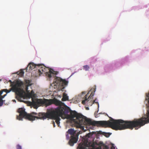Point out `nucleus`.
I'll use <instances>...</instances> for the list:
<instances>
[{
    "label": "nucleus",
    "instance_id": "4468645a",
    "mask_svg": "<svg viewBox=\"0 0 149 149\" xmlns=\"http://www.w3.org/2000/svg\"><path fill=\"white\" fill-rule=\"evenodd\" d=\"M91 91H90L88 93H87V94L85 96L84 98L85 99L84 100H83L81 102V103L82 104H83L84 105L85 104H86V101H87L88 102L89 100V99H88V98H87V97L88 96V95L89 93Z\"/></svg>",
    "mask_w": 149,
    "mask_h": 149
},
{
    "label": "nucleus",
    "instance_id": "c85d7f7f",
    "mask_svg": "<svg viewBox=\"0 0 149 149\" xmlns=\"http://www.w3.org/2000/svg\"><path fill=\"white\" fill-rule=\"evenodd\" d=\"M99 132H101V131H99Z\"/></svg>",
    "mask_w": 149,
    "mask_h": 149
},
{
    "label": "nucleus",
    "instance_id": "5701e85b",
    "mask_svg": "<svg viewBox=\"0 0 149 149\" xmlns=\"http://www.w3.org/2000/svg\"><path fill=\"white\" fill-rule=\"evenodd\" d=\"M9 81L10 82L11 84V86H12L13 84H14V82H12L10 80Z\"/></svg>",
    "mask_w": 149,
    "mask_h": 149
},
{
    "label": "nucleus",
    "instance_id": "423d86ee",
    "mask_svg": "<svg viewBox=\"0 0 149 149\" xmlns=\"http://www.w3.org/2000/svg\"><path fill=\"white\" fill-rule=\"evenodd\" d=\"M53 100L44 99L43 100L41 99H37L36 101H33L32 104L34 108L37 109L39 106L42 104H45L47 106H49L53 103Z\"/></svg>",
    "mask_w": 149,
    "mask_h": 149
},
{
    "label": "nucleus",
    "instance_id": "f257e3e1",
    "mask_svg": "<svg viewBox=\"0 0 149 149\" xmlns=\"http://www.w3.org/2000/svg\"><path fill=\"white\" fill-rule=\"evenodd\" d=\"M70 116L72 120L79 126L81 125H91L109 127L115 130H121L126 129L132 130L134 128L136 130L146 123V114L141 118L134 119L132 121H124L121 119L114 120L110 117V120L93 121L83 115L77 113L75 111H71Z\"/></svg>",
    "mask_w": 149,
    "mask_h": 149
},
{
    "label": "nucleus",
    "instance_id": "7ed1b4c3",
    "mask_svg": "<svg viewBox=\"0 0 149 149\" xmlns=\"http://www.w3.org/2000/svg\"><path fill=\"white\" fill-rule=\"evenodd\" d=\"M52 109H50L47 110L46 113H40L38 114L36 113L32 112L31 113L32 116L33 118H31V120H34L36 118L38 119H45L47 118H50V115L52 110Z\"/></svg>",
    "mask_w": 149,
    "mask_h": 149
},
{
    "label": "nucleus",
    "instance_id": "39448f33",
    "mask_svg": "<svg viewBox=\"0 0 149 149\" xmlns=\"http://www.w3.org/2000/svg\"><path fill=\"white\" fill-rule=\"evenodd\" d=\"M23 84L22 82L18 80L15 82H14V84H13L12 86L13 90L15 92L17 95L19 97H23V91L20 88Z\"/></svg>",
    "mask_w": 149,
    "mask_h": 149
},
{
    "label": "nucleus",
    "instance_id": "1a4fd4ad",
    "mask_svg": "<svg viewBox=\"0 0 149 149\" xmlns=\"http://www.w3.org/2000/svg\"><path fill=\"white\" fill-rule=\"evenodd\" d=\"M54 83L56 84L55 85L58 86L59 87L61 86L62 87L61 90L63 91V90L65 88L64 87V86H66L68 85V81H66L65 79H63L59 77H56L54 80Z\"/></svg>",
    "mask_w": 149,
    "mask_h": 149
},
{
    "label": "nucleus",
    "instance_id": "9b49d317",
    "mask_svg": "<svg viewBox=\"0 0 149 149\" xmlns=\"http://www.w3.org/2000/svg\"><path fill=\"white\" fill-rule=\"evenodd\" d=\"M38 65H36L33 63H29L28 65L27 68H29V69L32 70L35 68H37L38 70Z\"/></svg>",
    "mask_w": 149,
    "mask_h": 149
},
{
    "label": "nucleus",
    "instance_id": "a211bd4d",
    "mask_svg": "<svg viewBox=\"0 0 149 149\" xmlns=\"http://www.w3.org/2000/svg\"><path fill=\"white\" fill-rule=\"evenodd\" d=\"M83 67V69L86 71H88L90 69L89 66L87 65H84Z\"/></svg>",
    "mask_w": 149,
    "mask_h": 149
},
{
    "label": "nucleus",
    "instance_id": "4be33fe9",
    "mask_svg": "<svg viewBox=\"0 0 149 149\" xmlns=\"http://www.w3.org/2000/svg\"><path fill=\"white\" fill-rule=\"evenodd\" d=\"M92 134L91 133H89L86 135V136L88 137V138H89L91 136H92Z\"/></svg>",
    "mask_w": 149,
    "mask_h": 149
},
{
    "label": "nucleus",
    "instance_id": "aec40b11",
    "mask_svg": "<svg viewBox=\"0 0 149 149\" xmlns=\"http://www.w3.org/2000/svg\"><path fill=\"white\" fill-rule=\"evenodd\" d=\"M95 91H94V92H91V93L90 94V95L89 96V97L88 98V99H89L90 100V99H91V98H93V97L94 96V92H95Z\"/></svg>",
    "mask_w": 149,
    "mask_h": 149
},
{
    "label": "nucleus",
    "instance_id": "20e7f679",
    "mask_svg": "<svg viewBox=\"0 0 149 149\" xmlns=\"http://www.w3.org/2000/svg\"><path fill=\"white\" fill-rule=\"evenodd\" d=\"M67 133V134L66 135L67 137H68V134L71 135V139L69 141V143L71 146H73L74 143L77 142L78 136L80 134L79 132L76 133V131L75 130L71 128L69 129Z\"/></svg>",
    "mask_w": 149,
    "mask_h": 149
},
{
    "label": "nucleus",
    "instance_id": "bb28decb",
    "mask_svg": "<svg viewBox=\"0 0 149 149\" xmlns=\"http://www.w3.org/2000/svg\"><path fill=\"white\" fill-rule=\"evenodd\" d=\"M115 149V148L113 146H112L111 148V149Z\"/></svg>",
    "mask_w": 149,
    "mask_h": 149
},
{
    "label": "nucleus",
    "instance_id": "cd10ccee",
    "mask_svg": "<svg viewBox=\"0 0 149 149\" xmlns=\"http://www.w3.org/2000/svg\"><path fill=\"white\" fill-rule=\"evenodd\" d=\"M86 109H88V107H87V108H86Z\"/></svg>",
    "mask_w": 149,
    "mask_h": 149
},
{
    "label": "nucleus",
    "instance_id": "a878e982",
    "mask_svg": "<svg viewBox=\"0 0 149 149\" xmlns=\"http://www.w3.org/2000/svg\"><path fill=\"white\" fill-rule=\"evenodd\" d=\"M4 90H6V91H6V92L7 93H9V92L10 91H9L8 90H7V89H6V90L4 89Z\"/></svg>",
    "mask_w": 149,
    "mask_h": 149
},
{
    "label": "nucleus",
    "instance_id": "2eb2a0df",
    "mask_svg": "<svg viewBox=\"0 0 149 149\" xmlns=\"http://www.w3.org/2000/svg\"><path fill=\"white\" fill-rule=\"evenodd\" d=\"M68 97L67 95L65 93L63 94V98L62 99V101H65L68 100Z\"/></svg>",
    "mask_w": 149,
    "mask_h": 149
},
{
    "label": "nucleus",
    "instance_id": "412c9836",
    "mask_svg": "<svg viewBox=\"0 0 149 149\" xmlns=\"http://www.w3.org/2000/svg\"><path fill=\"white\" fill-rule=\"evenodd\" d=\"M17 149H22V147L21 146L18 144L16 146Z\"/></svg>",
    "mask_w": 149,
    "mask_h": 149
},
{
    "label": "nucleus",
    "instance_id": "6ab92c4d",
    "mask_svg": "<svg viewBox=\"0 0 149 149\" xmlns=\"http://www.w3.org/2000/svg\"><path fill=\"white\" fill-rule=\"evenodd\" d=\"M102 134L107 137H108L110 135V134L109 133L103 132L102 133Z\"/></svg>",
    "mask_w": 149,
    "mask_h": 149
},
{
    "label": "nucleus",
    "instance_id": "6e6552de",
    "mask_svg": "<svg viewBox=\"0 0 149 149\" xmlns=\"http://www.w3.org/2000/svg\"><path fill=\"white\" fill-rule=\"evenodd\" d=\"M18 112L19 113V115L17 116V118L19 120H22L23 118L31 120V118H33L31 113L30 114H27L25 111V109L23 108H20L18 110Z\"/></svg>",
    "mask_w": 149,
    "mask_h": 149
},
{
    "label": "nucleus",
    "instance_id": "f8f14e48",
    "mask_svg": "<svg viewBox=\"0 0 149 149\" xmlns=\"http://www.w3.org/2000/svg\"><path fill=\"white\" fill-rule=\"evenodd\" d=\"M53 103L55 104L57 106H59L58 107H61L63 108H69L68 107H63L61 106V105L62 104V102H61L58 100L57 99H55L54 100H53Z\"/></svg>",
    "mask_w": 149,
    "mask_h": 149
},
{
    "label": "nucleus",
    "instance_id": "f03ea898",
    "mask_svg": "<svg viewBox=\"0 0 149 149\" xmlns=\"http://www.w3.org/2000/svg\"><path fill=\"white\" fill-rule=\"evenodd\" d=\"M70 111L69 108L57 107L55 110L52 109L50 119L55 120V122L58 126H59L61 117L62 118H67L69 116L68 113Z\"/></svg>",
    "mask_w": 149,
    "mask_h": 149
},
{
    "label": "nucleus",
    "instance_id": "dca6fc26",
    "mask_svg": "<svg viewBox=\"0 0 149 149\" xmlns=\"http://www.w3.org/2000/svg\"><path fill=\"white\" fill-rule=\"evenodd\" d=\"M25 82L26 85L27 86V87L26 88V91L28 90V87H27L31 85V81L29 80L26 79L25 80Z\"/></svg>",
    "mask_w": 149,
    "mask_h": 149
},
{
    "label": "nucleus",
    "instance_id": "9d476101",
    "mask_svg": "<svg viewBox=\"0 0 149 149\" xmlns=\"http://www.w3.org/2000/svg\"><path fill=\"white\" fill-rule=\"evenodd\" d=\"M103 145V143L100 142L97 143L96 141L90 142L87 144V147H91L93 148H96V149H101V146Z\"/></svg>",
    "mask_w": 149,
    "mask_h": 149
},
{
    "label": "nucleus",
    "instance_id": "ddd939ff",
    "mask_svg": "<svg viewBox=\"0 0 149 149\" xmlns=\"http://www.w3.org/2000/svg\"><path fill=\"white\" fill-rule=\"evenodd\" d=\"M3 93L2 91H0V107L3 104V101L2 100L6 95V94L4 95L3 96H2L1 95Z\"/></svg>",
    "mask_w": 149,
    "mask_h": 149
},
{
    "label": "nucleus",
    "instance_id": "b1692460",
    "mask_svg": "<svg viewBox=\"0 0 149 149\" xmlns=\"http://www.w3.org/2000/svg\"><path fill=\"white\" fill-rule=\"evenodd\" d=\"M96 101V100H95L93 101V103H92V104L91 105H92V104H93V103H97V104H98V102H96V101Z\"/></svg>",
    "mask_w": 149,
    "mask_h": 149
},
{
    "label": "nucleus",
    "instance_id": "0eeeda50",
    "mask_svg": "<svg viewBox=\"0 0 149 149\" xmlns=\"http://www.w3.org/2000/svg\"><path fill=\"white\" fill-rule=\"evenodd\" d=\"M38 70L40 75L43 72H45L49 78L52 77V74H55V71H54L53 69L46 67L45 66L41 64H39Z\"/></svg>",
    "mask_w": 149,
    "mask_h": 149
},
{
    "label": "nucleus",
    "instance_id": "f3484780",
    "mask_svg": "<svg viewBox=\"0 0 149 149\" xmlns=\"http://www.w3.org/2000/svg\"><path fill=\"white\" fill-rule=\"evenodd\" d=\"M17 73L20 76L22 77L24 75V72L22 70H21L20 72H17Z\"/></svg>",
    "mask_w": 149,
    "mask_h": 149
},
{
    "label": "nucleus",
    "instance_id": "393cba45",
    "mask_svg": "<svg viewBox=\"0 0 149 149\" xmlns=\"http://www.w3.org/2000/svg\"><path fill=\"white\" fill-rule=\"evenodd\" d=\"M53 126L54 127H55V123L54 122H53Z\"/></svg>",
    "mask_w": 149,
    "mask_h": 149
}]
</instances>
